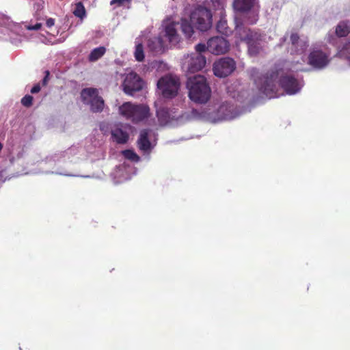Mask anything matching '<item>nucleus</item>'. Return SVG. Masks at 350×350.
I'll return each mask as SVG.
<instances>
[{
  "instance_id": "obj_1",
  "label": "nucleus",
  "mask_w": 350,
  "mask_h": 350,
  "mask_svg": "<svg viewBox=\"0 0 350 350\" xmlns=\"http://www.w3.org/2000/svg\"><path fill=\"white\" fill-rule=\"evenodd\" d=\"M250 73L260 93L269 99L280 96L278 92L279 87L286 94L294 95L299 93L304 85L303 79L295 77L288 62L276 64L265 75L255 68H251Z\"/></svg>"
},
{
  "instance_id": "obj_2",
  "label": "nucleus",
  "mask_w": 350,
  "mask_h": 350,
  "mask_svg": "<svg viewBox=\"0 0 350 350\" xmlns=\"http://www.w3.org/2000/svg\"><path fill=\"white\" fill-rule=\"evenodd\" d=\"M193 25L200 31H206L212 26L211 10L199 5L191 12L189 20L181 18L180 22H175L172 18L163 21L162 32L172 45H176L180 41L177 30L180 27L186 38L189 39L194 33Z\"/></svg>"
},
{
  "instance_id": "obj_3",
  "label": "nucleus",
  "mask_w": 350,
  "mask_h": 350,
  "mask_svg": "<svg viewBox=\"0 0 350 350\" xmlns=\"http://www.w3.org/2000/svg\"><path fill=\"white\" fill-rule=\"evenodd\" d=\"M243 113L232 101L222 103L217 109L208 107L199 113V118L211 123L232 120Z\"/></svg>"
},
{
  "instance_id": "obj_4",
  "label": "nucleus",
  "mask_w": 350,
  "mask_h": 350,
  "mask_svg": "<svg viewBox=\"0 0 350 350\" xmlns=\"http://www.w3.org/2000/svg\"><path fill=\"white\" fill-rule=\"evenodd\" d=\"M187 88L189 98L196 103H206L211 98V89L206 79L201 75L188 77Z\"/></svg>"
},
{
  "instance_id": "obj_5",
  "label": "nucleus",
  "mask_w": 350,
  "mask_h": 350,
  "mask_svg": "<svg viewBox=\"0 0 350 350\" xmlns=\"http://www.w3.org/2000/svg\"><path fill=\"white\" fill-rule=\"evenodd\" d=\"M331 60V51L326 44L322 42H314L310 46L308 55V64L314 70H323L329 64Z\"/></svg>"
},
{
  "instance_id": "obj_6",
  "label": "nucleus",
  "mask_w": 350,
  "mask_h": 350,
  "mask_svg": "<svg viewBox=\"0 0 350 350\" xmlns=\"http://www.w3.org/2000/svg\"><path fill=\"white\" fill-rule=\"evenodd\" d=\"M118 114L123 119L137 124L148 120L150 116V109L144 104L124 102L119 106Z\"/></svg>"
},
{
  "instance_id": "obj_7",
  "label": "nucleus",
  "mask_w": 350,
  "mask_h": 350,
  "mask_svg": "<svg viewBox=\"0 0 350 350\" xmlns=\"http://www.w3.org/2000/svg\"><path fill=\"white\" fill-rule=\"evenodd\" d=\"M235 31L240 40L247 44L250 56H256L260 52L263 47L264 36L242 25H237Z\"/></svg>"
},
{
  "instance_id": "obj_8",
  "label": "nucleus",
  "mask_w": 350,
  "mask_h": 350,
  "mask_svg": "<svg viewBox=\"0 0 350 350\" xmlns=\"http://www.w3.org/2000/svg\"><path fill=\"white\" fill-rule=\"evenodd\" d=\"M79 148L77 146H71L68 150L64 152H61L59 153H56L51 157V158L49 160V162L53 161L55 163V165H57V168L52 171V174H55L62 176H81L83 178H90V176H81L79 174H73L68 172L67 170H62L59 169V163L62 161H66V160H70L71 158L79 153Z\"/></svg>"
},
{
  "instance_id": "obj_9",
  "label": "nucleus",
  "mask_w": 350,
  "mask_h": 350,
  "mask_svg": "<svg viewBox=\"0 0 350 350\" xmlns=\"http://www.w3.org/2000/svg\"><path fill=\"white\" fill-rule=\"evenodd\" d=\"M81 97L83 103L90 106V110L94 113L103 111L105 107V102L102 97L98 95L96 88H85L81 92Z\"/></svg>"
},
{
  "instance_id": "obj_10",
  "label": "nucleus",
  "mask_w": 350,
  "mask_h": 350,
  "mask_svg": "<svg viewBox=\"0 0 350 350\" xmlns=\"http://www.w3.org/2000/svg\"><path fill=\"white\" fill-rule=\"evenodd\" d=\"M157 87L163 97L172 98L176 96L179 90V79L176 76L165 75L157 81Z\"/></svg>"
},
{
  "instance_id": "obj_11",
  "label": "nucleus",
  "mask_w": 350,
  "mask_h": 350,
  "mask_svg": "<svg viewBox=\"0 0 350 350\" xmlns=\"http://www.w3.org/2000/svg\"><path fill=\"white\" fill-rule=\"evenodd\" d=\"M124 79L122 82L123 91L125 94L134 96L135 93L141 91L145 83L144 80L135 72L129 70L124 74Z\"/></svg>"
},
{
  "instance_id": "obj_12",
  "label": "nucleus",
  "mask_w": 350,
  "mask_h": 350,
  "mask_svg": "<svg viewBox=\"0 0 350 350\" xmlns=\"http://www.w3.org/2000/svg\"><path fill=\"white\" fill-rule=\"evenodd\" d=\"M206 63V59L203 55L191 53L184 57L182 68L187 74H192L202 70Z\"/></svg>"
},
{
  "instance_id": "obj_13",
  "label": "nucleus",
  "mask_w": 350,
  "mask_h": 350,
  "mask_svg": "<svg viewBox=\"0 0 350 350\" xmlns=\"http://www.w3.org/2000/svg\"><path fill=\"white\" fill-rule=\"evenodd\" d=\"M350 33V21H340L334 31H329L326 37L327 41L340 49L341 38L346 37Z\"/></svg>"
},
{
  "instance_id": "obj_14",
  "label": "nucleus",
  "mask_w": 350,
  "mask_h": 350,
  "mask_svg": "<svg viewBox=\"0 0 350 350\" xmlns=\"http://www.w3.org/2000/svg\"><path fill=\"white\" fill-rule=\"evenodd\" d=\"M136 173L135 167L127 162H124L113 170L111 176L115 184H119L131 179Z\"/></svg>"
},
{
  "instance_id": "obj_15",
  "label": "nucleus",
  "mask_w": 350,
  "mask_h": 350,
  "mask_svg": "<svg viewBox=\"0 0 350 350\" xmlns=\"http://www.w3.org/2000/svg\"><path fill=\"white\" fill-rule=\"evenodd\" d=\"M236 68L235 61L228 57H222L213 64L214 75L218 77H226L230 75Z\"/></svg>"
},
{
  "instance_id": "obj_16",
  "label": "nucleus",
  "mask_w": 350,
  "mask_h": 350,
  "mask_svg": "<svg viewBox=\"0 0 350 350\" xmlns=\"http://www.w3.org/2000/svg\"><path fill=\"white\" fill-rule=\"evenodd\" d=\"M291 46L289 48V53L291 55L305 56L306 52L309 46V40L306 37H299L297 33H293L290 37Z\"/></svg>"
},
{
  "instance_id": "obj_17",
  "label": "nucleus",
  "mask_w": 350,
  "mask_h": 350,
  "mask_svg": "<svg viewBox=\"0 0 350 350\" xmlns=\"http://www.w3.org/2000/svg\"><path fill=\"white\" fill-rule=\"evenodd\" d=\"M229 48V42L221 36H215L207 41V51L214 55L226 53Z\"/></svg>"
},
{
  "instance_id": "obj_18",
  "label": "nucleus",
  "mask_w": 350,
  "mask_h": 350,
  "mask_svg": "<svg viewBox=\"0 0 350 350\" xmlns=\"http://www.w3.org/2000/svg\"><path fill=\"white\" fill-rule=\"evenodd\" d=\"M150 130L143 129L140 131L137 144L139 150L144 156L149 157L150 152L156 146V142H151L149 139Z\"/></svg>"
},
{
  "instance_id": "obj_19",
  "label": "nucleus",
  "mask_w": 350,
  "mask_h": 350,
  "mask_svg": "<svg viewBox=\"0 0 350 350\" xmlns=\"http://www.w3.org/2000/svg\"><path fill=\"white\" fill-rule=\"evenodd\" d=\"M129 137V135L128 132L124 130L122 126H118L111 130V138L113 142H116L118 144H126Z\"/></svg>"
},
{
  "instance_id": "obj_20",
  "label": "nucleus",
  "mask_w": 350,
  "mask_h": 350,
  "mask_svg": "<svg viewBox=\"0 0 350 350\" xmlns=\"http://www.w3.org/2000/svg\"><path fill=\"white\" fill-rule=\"evenodd\" d=\"M257 4V0H234V10L245 12L251 10Z\"/></svg>"
},
{
  "instance_id": "obj_21",
  "label": "nucleus",
  "mask_w": 350,
  "mask_h": 350,
  "mask_svg": "<svg viewBox=\"0 0 350 350\" xmlns=\"http://www.w3.org/2000/svg\"><path fill=\"white\" fill-rule=\"evenodd\" d=\"M148 47L155 54L161 53L165 51V45L161 37H154L148 41Z\"/></svg>"
},
{
  "instance_id": "obj_22",
  "label": "nucleus",
  "mask_w": 350,
  "mask_h": 350,
  "mask_svg": "<svg viewBox=\"0 0 350 350\" xmlns=\"http://www.w3.org/2000/svg\"><path fill=\"white\" fill-rule=\"evenodd\" d=\"M157 116L161 124H167L171 118L169 109L166 107L157 109Z\"/></svg>"
},
{
  "instance_id": "obj_23",
  "label": "nucleus",
  "mask_w": 350,
  "mask_h": 350,
  "mask_svg": "<svg viewBox=\"0 0 350 350\" xmlns=\"http://www.w3.org/2000/svg\"><path fill=\"white\" fill-rule=\"evenodd\" d=\"M106 52V48L105 46H99L94 49L88 56L90 62H96L104 55Z\"/></svg>"
},
{
  "instance_id": "obj_24",
  "label": "nucleus",
  "mask_w": 350,
  "mask_h": 350,
  "mask_svg": "<svg viewBox=\"0 0 350 350\" xmlns=\"http://www.w3.org/2000/svg\"><path fill=\"white\" fill-rule=\"evenodd\" d=\"M209 6L214 10L219 11V14L223 15L226 0H206Z\"/></svg>"
},
{
  "instance_id": "obj_25",
  "label": "nucleus",
  "mask_w": 350,
  "mask_h": 350,
  "mask_svg": "<svg viewBox=\"0 0 350 350\" xmlns=\"http://www.w3.org/2000/svg\"><path fill=\"white\" fill-rule=\"evenodd\" d=\"M73 14L76 17L79 18L81 20H83L86 17V11L83 4L81 2L75 3Z\"/></svg>"
},
{
  "instance_id": "obj_26",
  "label": "nucleus",
  "mask_w": 350,
  "mask_h": 350,
  "mask_svg": "<svg viewBox=\"0 0 350 350\" xmlns=\"http://www.w3.org/2000/svg\"><path fill=\"white\" fill-rule=\"evenodd\" d=\"M338 56L347 59L350 66V42L345 43L338 51Z\"/></svg>"
},
{
  "instance_id": "obj_27",
  "label": "nucleus",
  "mask_w": 350,
  "mask_h": 350,
  "mask_svg": "<svg viewBox=\"0 0 350 350\" xmlns=\"http://www.w3.org/2000/svg\"><path fill=\"white\" fill-rule=\"evenodd\" d=\"M135 43V50L134 52L135 58L137 61L142 62L144 59L143 46L139 41H137V40Z\"/></svg>"
},
{
  "instance_id": "obj_28",
  "label": "nucleus",
  "mask_w": 350,
  "mask_h": 350,
  "mask_svg": "<svg viewBox=\"0 0 350 350\" xmlns=\"http://www.w3.org/2000/svg\"><path fill=\"white\" fill-rule=\"evenodd\" d=\"M122 155L125 159L135 163H137L140 160V157L132 150L122 151Z\"/></svg>"
},
{
  "instance_id": "obj_29",
  "label": "nucleus",
  "mask_w": 350,
  "mask_h": 350,
  "mask_svg": "<svg viewBox=\"0 0 350 350\" xmlns=\"http://www.w3.org/2000/svg\"><path fill=\"white\" fill-rule=\"evenodd\" d=\"M216 28L217 31L221 33L226 34L228 33L227 21L221 18L217 23Z\"/></svg>"
},
{
  "instance_id": "obj_30",
  "label": "nucleus",
  "mask_w": 350,
  "mask_h": 350,
  "mask_svg": "<svg viewBox=\"0 0 350 350\" xmlns=\"http://www.w3.org/2000/svg\"><path fill=\"white\" fill-rule=\"evenodd\" d=\"M14 175L8 174L6 170H2L0 171V187L2 184L4 183L6 180H10L12 178L14 177Z\"/></svg>"
},
{
  "instance_id": "obj_31",
  "label": "nucleus",
  "mask_w": 350,
  "mask_h": 350,
  "mask_svg": "<svg viewBox=\"0 0 350 350\" xmlns=\"http://www.w3.org/2000/svg\"><path fill=\"white\" fill-rule=\"evenodd\" d=\"M11 23L12 21L9 17L2 13H0V26L9 28L11 25Z\"/></svg>"
},
{
  "instance_id": "obj_32",
  "label": "nucleus",
  "mask_w": 350,
  "mask_h": 350,
  "mask_svg": "<svg viewBox=\"0 0 350 350\" xmlns=\"http://www.w3.org/2000/svg\"><path fill=\"white\" fill-rule=\"evenodd\" d=\"M33 96L29 94L25 95L21 99V103L25 107H30L32 105Z\"/></svg>"
},
{
  "instance_id": "obj_33",
  "label": "nucleus",
  "mask_w": 350,
  "mask_h": 350,
  "mask_svg": "<svg viewBox=\"0 0 350 350\" xmlns=\"http://www.w3.org/2000/svg\"><path fill=\"white\" fill-rule=\"evenodd\" d=\"M195 49V53L201 54L202 52H204L206 50H207V44L206 45L205 44L203 43H199L197 45H196Z\"/></svg>"
},
{
  "instance_id": "obj_34",
  "label": "nucleus",
  "mask_w": 350,
  "mask_h": 350,
  "mask_svg": "<svg viewBox=\"0 0 350 350\" xmlns=\"http://www.w3.org/2000/svg\"><path fill=\"white\" fill-rule=\"evenodd\" d=\"M42 23H36L34 25L27 24L25 25V27L28 30H38L41 28Z\"/></svg>"
},
{
  "instance_id": "obj_35",
  "label": "nucleus",
  "mask_w": 350,
  "mask_h": 350,
  "mask_svg": "<svg viewBox=\"0 0 350 350\" xmlns=\"http://www.w3.org/2000/svg\"><path fill=\"white\" fill-rule=\"evenodd\" d=\"M40 90H41L40 84L37 83L32 87L30 92L31 94H36V93H38L40 91Z\"/></svg>"
},
{
  "instance_id": "obj_36",
  "label": "nucleus",
  "mask_w": 350,
  "mask_h": 350,
  "mask_svg": "<svg viewBox=\"0 0 350 350\" xmlns=\"http://www.w3.org/2000/svg\"><path fill=\"white\" fill-rule=\"evenodd\" d=\"M131 0H111V2H110V4L111 5H114V4H118L119 6L122 5L124 3H126V2H130Z\"/></svg>"
},
{
  "instance_id": "obj_37",
  "label": "nucleus",
  "mask_w": 350,
  "mask_h": 350,
  "mask_svg": "<svg viewBox=\"0 0 350 350\" xmlns=\"http://www.w3.org/2000/svg\"><path fill=\"white\" fill-rule=\"evenodd\" d=\"M55 25V20L52 18H49L46 21V26L48 28L52 27Z\"/></svg>"
},
{
  "instance_id": "obj_38",
  "label": "nucleus",
  "mask_w": 350,
  "mask_h": 350,
  "mask_svg": "<svg viewBox=\"0 0 350 350\" xmlns=\"http://www.w3.org/2000/svg\"><path fill=\"white\" fill-rule=\"evenodd\" d=\"M49 72L48 70H46L45 76L42 81V86H45L47 84V83L49 81Z\"/></svg>"
},
{
  "instance_id": "obj_39",
  "label": "nucleus",
  "mask_w": 350,
  "mask_h": 350,
  "mask_svg": "<svg viewBox=\"0 0 350 350\" xmlns=\"http://www.w3.org/2000/svg\"><path fill=\"white\" fill-rule=\"evenodd\" d=\"M43 1L42 0H38V2H36L35 4H34V8L38 11L40 10V9H42V6H43Z\"/></svg>"
},
{
  "instance_id": "obj_40",
  "label": "nucleus",
  "mask_w": 350,
  "mask_h": 350,
  "mask_svg": "<svg viewBox=\"0 0 350 350\" xmlns=\"http://www.w3.org/2000/svg\"><path fill=\"white\" fill-rule=\"evenodd\" d=\"M286 36H284V37L281 38L280 40L279 45L282 46V44L286 42Z\"/></svg>"
},
{
  "instance_id": "obj_41",
  "label": "nucleus",
  "mask_w": 350,
  "mask_h": 350,
  "mask_svg": "<svg viewBox=\"0 0 350 350\" xmlns=\"http://www.w3.org/2000/svg\"><path fill=\"white\" fill-rule=\"evenodd\" d=\"M2 148H3L2 144L0 142V151L1 150Z\"/></svg>"
},
{
  "instance_id": "obj_42",
  "label": "nucleus",
  "mask_w": 350,
  "mask_h": 350,
  "mask_svg": "<svg viewBox=\"0 0 350 350\" xmlns=\"http://www.w3.org/2000/svg\"><path fill=\"white\" fill-rule=\"evenodd\" d=\"M197 112L196 110H193V113L195 114Z\"/></svg>"
}]
</instances>
